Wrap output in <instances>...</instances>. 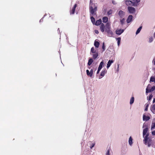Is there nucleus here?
Masks as SVG:
<instances>
[{
  "mask_svg": "<svg viewBox=\"0 0 155 155\" xmlns=\"http://www.w3.org/2000/svg\"><path fill=\"white\" fill-rule=\"evenodd\" d=\"M114 61L112 60H110L107 63V68H108L110 66L111 64Z\"/></svg>",
  "mask_w": 155,
  "mask_h": 155,
  "instance_id": "a211bd4d",
  "label": "nucleus"
},
{
  "mask_svg": "<svg viewBox=\"0 0 155 155\" xmlns=\"http://www.w3.org/2000/svg\"><path fill=\"white\" fill-rule=\"evenodd\" d=\"M155 90V86H153L151 89H150V91H153Z\"/></svg>",
  "mask_w": 155,
  "mask_h": 155,
  "instance_id": "473e14b6",
  "label": "nucleus"
},
{
  "mask_svg": "<svg viewBox=\"0 0 155 155\" xmlns=\"http://www.w3.org/2000/svg\"><path fill=\"white\" fill-rule=\"evenodd\" d=\"M152 97H153V95H152V94H151L149 96V98H148V99H147V100H148L149 101L151 100Z\"/></svg>",
  "mask_w": 155,
  "mask_h": 155,
  "instance_id": "4c0bfd02",
  "label": "nucleus"
},
{
  "mask_svg": "<svg viewBox=\"0 0 155 155\" xmlns=\"http://www.w3.org/2000/svg\"><path fill=\"white\" fill-rule=\"evenodd\" d=\"M86 73L87 75L90 77H91L93 75V74H91L90 72L88 70H86Z\"/></svg>",
  "mask_w": 155,
  "mask_h": 155,
  "instance_id": "393cba45",
  "label": "nucleus"
},
{
  "mask_svg": "<svg viewBox=\"0 0 155 155\" xmlns=\"http://www.w3.org/2000/svg\"><path fill=\"white\" fill-rule=\"evenodd\" d=\"M124 31V30L121 29L117 30L116 31V32L117 34L118 35H120Z\"/></svg>",
  "mask_w": 155,
  "mask_h": 155,
  "instance_id": "9d476101",
  "label": "nucleus"
},
{
  "mask_svg": "<svg viewBox=\"0 0 155 155\" xmlns=\"http://www.w3.org/2000/svg\"><path fill=\"white\" fill-rule=\"evenodd\" d=\"M90 73L93 74V70L92 69H91L90 71Z\"/></svg>",
  "mask_w": 155,
  "mask_h": 155,
  "instance_id": "49530a36",
  "label": "nucleus"
},
{
  "mask_svg": "<svg viewBox=\"0 0 155 155\" xmlns=\"http://www.w3.org/2000/svg\"><path fill=\"white\" fill-rule=\"evenodd\" d=\"M112 3L114 4V1H112Z\"/></svg>",
  "mask_w": 155,
  "mask_h": 155,
  "instance_id": "603ef678",
  "label": "nucleus"
},
{
  "mask_svg": "<svg viewBox=\"0 0 155 155\" xmlns=\"http://www.w3.org/2000/svg\"><path fill=\"white\" fill-rule=\"evenodd\" d=\"M91 52L93 53H96V50L94 49L93 47L91 48Z\"/></svg>",
  "mask_w": 155,
  "mask_h": 155,
  "instance_id": "c756f323",
  "label": "nucleus"
},
{
  "mask_svg": "<svg viewBox=\"0 0 155 155\" xmlns=\"http://www.w3.org/2000/svg\"><path fill=\"white\" fill-rule=\"evenodd\" d=\"M155 127V123H152L151 125V129L154 128Z\"/></svg>",
  "mask_w": 155,
  "mask_h": 155,
  "instance_id": "c9c22d12",
  "label": "nucleus"
},
{
  "mask_svg": "<svg viewBox=\"0 0 155 155\" xmlns=\"http://www.w3.org/2000/svg\"><path fill=\"white\" fill-rule=\"evenodd\" d=\"M119 16L121 18L123 17L124 15V12L122 10H120L118 13Z\"/></svg>",
  "mask_w": 155,
  "mask_h": 155,
  "instance_id": "9b49d317",
  "label": "nucleus"
},
{
  "mask_svg": "<svg viewBox=\"0 0 155 155\" xmlns=\"http://www.w3.org/2000/svg\"><path fill=\"white\" fill-rule=\"evenodd\" d=\"M107 73V71L106 69H105L104 70H103L101 71L100 75L99 76V79H101L103 77H104L105 74Z\"/></svg>",
  "mask_w": 155,
  "mask_h": 155,
  "instance_id": "20e7f679",
  "label": "nucleus"
},
{
  "mask_svg": "<svg viewBox=\"0 0 155 155\" xmlns=\"http://www.w3.org/2000/svg\"><path fill=\"white\" fill-rule=\"evenodd\" d=\"M150 81L155 83V78L153 76L151 77L150 78Z\"/></svg>",
  "mask_w": 155,
  "mask_h": 155,
  "instance_id": "a878e982",
  "label": "nucleus"
},
{
  "mask_svg": "<svg viewBox=\"0 0 155 155\" xmlns=\"http://www.w3.org/2000/svg\"><path fill=\"white\" fill-rule=\"evenodd\" d=\"M105 26L103 23H102L100 26V29L102 32L104 31Z\"/></svg>",
  "mask_w": 155,
  "mask_h": 155,
  "instance_id": "ddd939ff",
  "label": "nucleus"
},
{
  "mask_svg": "<svg viewBox=\"0 0 155 155\" xmlns=\"http://www.w3.org/2000/svg\"><path fill=\"white\" fill-rule=\"evenodd\" d=\"M101 70V69L98 68V70H97V74H98L99 73V72L100 71V70Z\"/></svg>",
  "mask_w": 155,
  "mask_h": 155,
  "instance_id": "c03bdc74",
  "label": "nucleus"
},
{
  "mask_svg": "<svg viewBox=\"0 0 155 155\" xmlns=\"http://www.w3.org/2000/svg\"><path fill=\"white\" fill-rule=\"evenodd\" d=\"M113 13V10L111 9H110L109 11L107 12V15L108 16L111 15Z\"/></svg>",
  "mask_w": 155,
  "mask_h": 155,
  "instance_id": "c85d7f7f",
  "label": "nucleus"
},
{
  "mask_svg": "<svg viewBox=\"0 0 155 155\" xmlns=\"http://www.w3.org/2000/svg\"><path fill=\"white\" fill-rule=\"evenodd\" d=\"M125 3L127 5L134 6L135 4V1L134 0H126Z\"/></svg>",
  "mask_w": 155,
  "mask_h": 155,
  "instance_id": "f03ea898",
  "label": "nucleus"
},
{
  "mask_svg": "<svg viewBox=\"0 0 155 155\" xmlns=\"http://www.w3.org/2000/svg\"><path fill=\"white\" fill-rule=\"evenodd\" d=\"M110 24L109 23H107L106 24L105 29V30H108L110 29Z\"/></svg>",
  "mask_w": 155,
  "mask_h": 155,
  "instance_id": "f3484780",
  "label": "nucleus"
},
{
  "mask_svg": "<svg viewBox=\"0 0 155 155\" xmlns=\"http://www.w3.org/2000/svg\"><path fill=\"white\" fill-rule=\"evenodd\" d=\"M94 32L96 34H98L99 33V31H98V30H94Z\"/></svg>",
  "mask_w": 155,
  "mask_h": 155,
  "instance_id": "37998d69",
  "label": "nucleus"
},
{
  "mask_svg": "<svg viewBox=\"0 0 155 155\" xmlns=\"http://www.w3.org/2000/svg\"><path fill=\"white\" fill-rule=\"evenodd\" d=\"M93 62V59L92 58H89L88 60V61L87 63V64L89 66H90L91 65V64H92V63Z\"/></svg>",
  "mask_w": 155,
  "mask_h": 155,
  "instance_id": "6ab92c4d",
  "label": "nucleus"
},
{
  "mask_svg": "<svg viewBox=\"0 0 155 155\" xmlns=\"http://www.w3.org/2000/svg\"><path fill=\"white\" fill-rule=\"evenodd\" d=\"M134 101V97H132L131 98L130 101V104H131L133 103Z\"/></svg>",
  "mask_w": 155,
  "mask_h": 155,
  "instance_id": "7c9ffc66",
  "label": "nucleus"
},
{
  "mask_svg": "<svg viewBox=\"0 0 155 155\" xmlns=\"http://www.w3.org/2000/svg\"><path fill=\"white\" fill-rule=\"evenodd\" d=\"M142 28V26H140L137 30L136 32V34L137 35L141 31V29Z\"/></svg>",
  "mask_w": 155,
  "mask_h": 155,
  "instance_id": "bb28decb",
  "label": "nucleus"
},
{
  "mask_svg": "<svg viewBox=\"0 0 155 155\" xmlns=\"http://www.w3.org/2000/svg\"><path fill=\"white\" fill-rule=\"evenodd\" d=\"M99 43L97 41H95L94 42V45L95 47L98 48L99 45Z\"/></svg>",
  "mask_w": 155,
  "mask_h": 155,
  "instance_id": "4be33fe9",
  "label": "nucleus"
},
{
  "mask_svg": "<svg viewBox=\"0 0 155 155\" xmlns=\"http://www.w3.org/2000/svg\"><path fill=\"white\" fill-rule=\"evenodd\" d=\"M124 19L123 18L120 21V22L122 24H123L124 22Z\"/></svg>",
  "mask_w": 155,
  "mask_h": 155,
  "instance_id": "a19ab883",
  "label": "nucleus"
},
{
  "mask_svg": "<svg viewBox=\"0 0 155 155\" xmlns=\"http://www.w3.org/2000/svg\"><path fill=\"white\" fill-rule=\"evenodd\" d=\"M151 110L153 114H155V104L151 106Z\"/></svg>",
  "mask_w": 155,
  "mask_h": 155,
  "instance_id": "2eb2a0df",
  "label": "nucleus"
},
{
  "mask_svg": "<svg viewBox=\"0 0 155 155\" xmlns=\"http://www.w3.org/2000/svg\"><path fill=\"white\" fill-rule=\"evenodd\" d=\"M153 103H155V98L153 99Z\"/></svg>",
  "mask_w": 155,
  "mask_h": 155,
  "instance_id": "8fccbe9b",
  "label": "nucleus"
},
{
  "mask_svg": "<svg viewBox=\"0 0 155 155\" xmlns=\"http://www.w3.org/2000/svg\"><path fill=\"white\" fill-rule=\"evenodd\" d=\"M128 10L129 12L131 14L134 13L135 11V9L134 8L132 7H128Z\"/></svg>",
  "mask_w": 155,
  "mask_h": 155,
  "instance_id": "0eeeda50",
  "label": "nucleus"
},
{
  "mask_svg": "<svg viewBox=\"0 0 155 155\" xmlns=\"http://www.w3.org/2000/svg\"><path fill=\"white\" fill-rule=\"evenodd\" d=\"M154 64H155V61H154Z\"/></svg>",
  "mask_w": 155,
  "mask_h": 155,
  "instance_id": "864d4df0",
  "label": "nucleus"
},
{
  "mask_svg": "<svg viewBox=\"0 0 155 155\" xmlns=\"http://www.w3.org/2000/svg\"><path fill=\"white\" fill-rule=\"evenodd\" d=\"M153 38L152 37H151L150 38L149 41L150 43H151L153 41Z\"/></svg>",
  "mask_w": 155,
  "mask_h": 155,
  "instance_id": "e433bc0d",
  "label": "nucleus"
},
{
  "mask_svg": "<svg viewBox=\"0 0 155 155\" xmlns=\"http://www.w3.org/2000/svg\"><path fill=\"white\" fill-rule=\"evenodd\" d=\"M95 145V143H93L91 144V146H90V148L92 149Z\"/></svg>",
  "mask_w": 155,
  "mask_h": 155,
  "instance_id": "ea45409f",
  "label": "nucleus"
},
{
  "mask_svg": "<svg viewBox=\"0 0 155 155\" xmlns=\"http://www.w3.org/2000/svg\"><path fill=\"white\" fill-rule=\"evenodd\" d=\"M105 31L107 32L108 36L111 37L113 36V32L110 29L105 30Z\"/></svg>",
  "mask_w": 155,
  "mask_h": 155,
  "instance_id": "6e6552de",
  "label": "nucleus"
},
{
  "mask_svg": "<svg viewBox=\"0 0 155 155\" xmlns=\"http://www.w3.org/2000/svg\"><path fill=\"white\" fill-rule=\"evenodd\" d=\"M104 66V62L102 61H101L99 64V67L98 68L101 69L102 68V67Z\"/></svg>",
  "mask_w": 155,
  "mask_h": 155,
  "instance_id": "412c9836",
  "label": "nucleus"
},
{
  "mask_svg": "<svg viewBox=\"0 0 155 155\" xmlns=\"http://www.w3.org/2000/svg\"><path fill=\"white\" fill-rule=\"evenodd\" d=\"M154 77L155 78V75L154 76Z\"/></svg>",
  "mask_w": 155,
  "mask_h": 155,
  "instance_id": "5fc2aeb1",
  "label": "nucleus"
},
{
  "mask_svg": "<svg viewBox=\"0 0 155 155\" xmlns=\"http://www.w3.org/2000/svg\"><path fill=\"white\" fill-rule=\"evenodd\" d=\"M148 136L149 134L147 133V134L144 137L143 141L145 144L147 145L148 147H150L151 145L152 140L148 137Z\"/></svg>",
  "mask_w": 155,
  "mask_h": 155,
  "instance_id": "f257e3e1",
  "label": "nucleus"
},
{
  "mask_svg": "<svg viewBox=\"0 0 155 155\" xmlns=\"http://www.w3.org/2000/svg\"><path fill=\"white\" fill-rule=\"evenodd\" d=\"M152 134L153 135H155V131H154L152 132Z\"/></svg>",
  "mask_w": 155,
  "mask_h": 155,
  "instance_id": "a18cd8bd",
  "label": "nucleus"
},
{
  "mask_svg": "<svg viewBox=\"0 0 155 155\" xmlns=\"http://www.w3.org/2000/svg\"><path fill=\"white\" fill-rule=\"evenodd\" d=\"M135 2H136L137 3H138L140 1V0H135Z\"/></svg>",
  "mask_w": 155,
  "mask_h": 155,
  "instance_id": "de8ad7c7",
  "label": "nucleus"
},
{
  "mask_svg": "<svg viewBox=\"0 0 155 155\" xmlns=\"http://www.w3.org/2000/svg\"><path fill=\"white\" fill-rule=\"evenodd\" d=\"M117 44L118 46H119L120 44V43L121 40V38L120 37L118 38H117Z\"/></svg>",
  "mask_w": 155,
  "mask_h": 155,
  "instance_id": "2f4dec72",
  "label": "nucleus"
},
{
  "mask_svg": "<svg viewBox=\"0 0 155 155\" xmlns=\"http://www.w3.org/2000/svg\"><path fill=\"white\" fill-rule=\"evenodd\" d=\"M43 21V19L41 18L40 20V22H42Z\"/></svg>",
  "mask_w": 155,
  "mask_h": 155,
  "instance_id": "09e8293b",
  "label": "nucleus"
},
{
  "mask_svg": "<svg viewBox=\"0 0 155 155\" xmlns=\"http://www.w3.org/2000/svg\"><path fill=\"white\" fill-rule=\"evenodd\" d=\"M154 37L155 38V32H154Z\"/></svg>",
  "mask_w": 155,
  "mask_h": 155,
  "instance_id": "3c124183",
  "label": "nucleus"
},
{
  "mask_svg": "<svg viewBox=\"0 0 155 155\" xmlns=\"http://www.w3.org/2000/svg\"><path fill=\"white\" fill-rule=\"evenodd\" d=\"M102 20L104 23H106L108 21V18L107 17H104L103 18Z\"/></svg>",
  "mask_w": 155,
  "mask_h": 155,
  "instance_id": "aec40b11",
  "label": "nucleus"
},
{
  "mask_svg": "<svg viewBox=\"0 0 155 155\" xmlns=\"http://www.w3.org/2000/svg\"><path fill=\"white\" fill-rule=\"evenodd\" d=\"M105 46L104 45V42H103V46H102V49H103V51H105Z\"/></svg>",
  "mask_w": 155,
  "mask_h": 155,
  "instance_id": "f704fd0d",
  "label": "nucleus"
},
{
  "mask_svg": "<svg viewBox=\"0 0 155 155\" xmlns=\"http://www.w3.org/2000/svg\"><path fill=\"white\" fill-rule=\"evenodd\" d=\"M132 18H133V16L132 15H129V16L128 17L127 19V23H130V22H131L132 20Z\"/></svg>",
  "mask_w": 155,
  "mask_h": 155,
  "instance_id": "1a4fd4ad",
  "label": "nucleus"
},
{
  "mask_svg": "<svg viewBox=\"0 0 155 155\" xmlns=\"http://www.w3.org/2000/svg\"><path fill=\"white\" fill-rule=\"evenodd\" d=\"M93 7V9H97V6L95 3H93L91 2V1L90 2L89 7Z\"/></svg>",
  "mask_w": 155,
  "mask_h": 155,
  "instance_id": "423d86ee",
  "label": "nucleus"
},
{
  "mask_svg": "<svg viewBox=\"0 0 155 155\" xmlns=\"http://www.w3.org/2000/svg\"><path fill=\"white\" fill-rule=\"evenodd\" d=\"M129 143L130 145H131L132 144V139L131 137L129 138Z\"/></svg>",
  "mask_w": 155,
  "mask_h": 155,
  "instance_id": "cd10ccee",
  "label": "nucleus"
},
{
  "mask_svg": "<svg viewBox=\"0 0 155 155\" xmlns=\"http://www.w3.org/2000/svg\"><path fill=\"white\" fill-rule=\"evenodd\" d=\"M151 92V91H150V89H147V88H146V93H147L150 92Z\"/></svg>",
  "mask_w": 155,
  "mask_h": 155,
  "instance_id": "79ce46f5",
  "label": "nucleus"
},
{
  "mask_svg": "<svg viewBox=\"0 0 155 155\" xmlns=\"http://www.w3.org/2000/svg\"><path fill=\"white\" fill-rule=\"evenodd\" d=\"M77 6V4H75L72 9L70 10V13L71 15L74 14V13L75 10Z\"/></svg>",
  "mask_w": 155,
  "mask_h": 155,
  "instance_id": "39448f33",
  "label": "nucleus"
},
{
  "mask_svg": "<svg viewBox=\"0 0 155 155\" xmlns=\"http://www.w3.org/2000/svg\"><path fill=\"white\" fill-rule=\"evenodd\" d=\"M97 9H93V7H89V11L90 12V15L92 16H94L96 14V11Z\"/></svg>",
  "mask_w": 155,
  "mask_h": 155,
  "instance_id": "7ed1b4c3",
  "label": "nucleus"
},
{
  "mask_svg": "<svg viewBox=\"0 0 155 155\" xmlns=\"http://www.w3.org/2000/svg\"><path fill=\"white\" fill-rule=\"evenodd\" d=\"M149 106V104H146V107L145 109V111H147L148 110V107Z\"/></svg>",
  "mask_w": 155,
  "mask_h": 155,
  "instance_id": "72a5a7b5",
  "label": "nucleus"
},
{
  "mask_svg": "<svg viewBox=\"0 0 155 155\" xmlns=\"http://www.w3.org/2000/svg\"><path fill=\"white\" fill-rule=\"evenodd\" d=\"M98 56V52H96L93 54V58L94 59H96Z\"/></svg>",
  "mask_w": 155,
  "mask_h": 155,
  "instance_id": "5701e85b",
  "label": "nucleus"
},
{
  "mask_svg": "<svg viewBox=\"0 0 155 155\" xmlns=\"http://www.w3.org/2000/svg\"><path fill=\"white\" fill-rule=\"evenodd\" d=\"M91 19L92 22L94 25L95 22V19L94 18L93 16H91Z\"/></svg>",
  "mask_w": 155,
  "mask_h": 155,
  "instance_id": "b1692460",
  "label": "nucleus"
},
{
  "mask_svg": "<svg viewBox=\"0 0 155 155\" xmlns=\"http://www.w3.org/2000/svg\"><path fill=\"white\" fill-rule=\"evenodd\" d=\"M148 130V129L147 127L145 128L143 130V137H145V136L147 134V133Z\"/></svg>",
  "mask_w": 155,
  "mask_h": 155,
  "instance_id": "4468645a",
  "label": "nucleus"
},
{
  "mask_svg": "<svg viewBox=\"0 0 155 155\" xmlns=\"http://www.w3.org/2000/svg\"><path fill=\"white\" fill-rule=\"evenodd\" d=\"M110 147H109V149L107 150V152L106 153V155H110Z\"/></svg>",
  "mask_w": 155,
  "mask_h": 155,
  "instance_id": "58836bf2",
  "label": "nucleus"
},
{
  "mask_svg": "<svg viewBox=\"0 0 155 155\" xmlns=\"http://www.w3.org/2000/svg\"><path fill=\"white\" fill-rule=\"evenodd\" d=\"M150 119V117L149 116H146L144 114L143 116V120L144 121H147L148 120Z\"/></svg>",
  "mask_w": 155,
  "mask_h": 155,
  "instance_id": "f8f14e48",
  "label": "nucleus"
},
{
  "mask_svg": "<svg viewBox=\"0 0 155 155\" xmlns=\"http://www.w3.org/2000/svg\"><path fill=\"white\" fill-rule=\"evenodd\" d=\"M101 19H99L96 21V22L95 23L94 25H98L100 24L101 25L102 24L101 23Z\"/></svg>",
  "mask_w": 155,
  "mask_h": 155,
  "instance_id": "dca6fc26",
  "label": "nucleus"
}]
</instances>
